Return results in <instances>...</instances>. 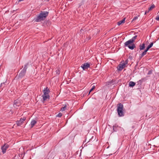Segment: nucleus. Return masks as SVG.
I'll return each instance as SVG.
<instances>
[{
  "mask_svg": "<svg viewBox=\"0 0 159 159\" xmlns=\"http://www.w3.org/2000/svg\"><path fill=\"white\" fill-rule=\"evenodd\" d=\"M150 48H151L148 45V46L147 47L146 49L145 50H146V51H148Z\"/></svg>",
  "mask_w": 159,
  "mask_h": 159,
  "instance_id": "30",
  "label": "nucleus"
},
{
  "mask_svg": "<svg viewBox=\"0 0 159 159\" xmlns=\"http://www.w3.org/2000/svg\"><path fill=\"white\" fill-rule=\"evenodd\" d=\"M125 62H121L118 68V70H121L124 68L126 67V64Z\"/></svg>",
  "mask_w": 159,
  "mask_h": 159,
  "instance_id": "7",
  "label": "nucleus"
},
{
  "mask_svg": "<svg viewBox=\"0 0 159 159\" xmlns=\"http://www.w3.org/2000/svg\"><path fill=\"white\" fill-rule=\"evenodd\" d=\"M153 43L152 42L148 46L150 47V48L152 47L153 45Z\"/></svg>",
  "mask_w": 159,
  "mask_h": 159,
  "instance_id": "34",
  "label": "nucleus"
},
{
  "mask_svg": "<svg viewBox=\"0 0 159 159\" xmlns=\"http://www.w3.org/2000/svg\"><path fill=\"white\" fill-rule=\"evenodd\" d=\"M135 85V82L133 81H130L129 83V86L130 87H133Z\"/></svg>",
  "mask_w": 159,
  "mask_h": 159,
  "instance_id": "14",
  "label": "nucleus"
},
{
  "mask_svg": "<svg viewBox=\"0 0 159 159\" xmlns=\"http://www.w3.org/2000/svg\"><path fill=\"white\" fill-rule=\"evenodd\" d=\"M155 5L154 4L152 5L149 8V11L152 10L155 7Z\"/></svg>",
  "mask_w": 159,
  "mask_h": 159,
  "instance_id": "23",
  "label": "nucleus"
},
{
  "mask_svg": "<svg viewBox=\"0 0 159 159\" xmlns=\"http://www.w3.org/2000/svg\"><path fill=\"white\" fill-rule=\"evenodd\" d=\"M133 43L130 39L125 43L124 46L127 47L130 49L133 50L135 48V44Z\"/></svg>",
  "mask_w": 159,
  "mask_h": 159,
  "instance_id": "2",
  "label": "nucleus"
},
{
  "mask_svg": "<svg viewBox=\"0 0 159 159\" xmlns=\"http://www.w3.org/2000/svg\"><path fill=\"white\" fill-rule=\"evenodd\" d=\"M44 24H46L47 26H48L51 25V22L50 20H48L45 21L44 22Z\"/></svg>",
  "mask_w": 159,
  "mask_h": 159,
  "instance_id": "13",
  "label": "nucleus"
},
{
  "mask_svg": "<svg viewBox=\"0 0 159 159\" xmlns=\"http://www.w3.org/2000/svg\"><path fill=\"white\" fill-rule=\"evenodd\" d=\"M150 48H151L148 45V46L147 47L146 49L145 50H146V51H148Z\"/></svg>",
  "mask_w": 159,
  "mask_h": 159,
  "instance_id": "32",
  "label": "nucleus"
},
{
  "mask_svg": "<svg viewBox=\"0 0 159 159\" xmlns=\"http://www.w3.org/2000/svg\"><path fill=\"white\" fill-rule=\"evenodd\" d=\"M142 80H143V79H142V80H139V81L141 82V81H142Z\"/></svg>",
  "mask_w": 159,
  "mask_h": 159,
  "instance_id": "35",
  "label": "nucleus"
},
{
  "mask_svg": "<svg viewBox=\"0 0 159 159\" xmlns=\"http://www.w3.org/2000/svg\"><path fill=\"white\" fill-rule=\"evenodd\" d=\"M137 19H138V17H137V16H135V17H134L133 18V19L132 20V22H133V21L136 20H137Z\"/></svg>",
  "mask_w": 159,
  "mask_h": 159,
  "instance_id": "28",
  "label": "nucleus"
},
{
  "mask_svg": "<svg viewBox=\"0 0 159 159\" xmlns=\"http://www.w3.org/2000/svg\"><path fill=\"white\" fill-rule=\"evenodd\" d=\"M28 65H29L28 63H26L25 64V65L24 66V67L22 70L26 71V69H27V66H28Z\"/></svg>",
  "mask_w": 159,
  "mask_h": 159,
  "instance_id": "17",
  "label": "nucleus"
},
{
  "mask_svg": "<svg viewBox=\"0 0 159 159\" xmlns=\"http://www.w3.org/2000/svg\"><path fill=\"white\" fill-rule=\"evenodd\" d=\"M147 12V11H146L145 12V14H146Z\"/></svg>",
  "mask_w": 159,
  "mask_h": 159,
  "instance_id": "36",
  "label": "nucleus"
},
{
  "mask_svg": "<svg viewBox=\"0 0 159 159\" xmlns=\"http://www.w3.org/2000/svg\"><path fill=\"white\" fill-rule=\"evenodd\" d=\"M62 116V114L61 113H59L58 115L56 116L57 117H60Z\"/></svg>",
  "mask_w": 159,
  "mask_h": 159,
  "instance_id": "25",
  "label": "nucleus"
},
{
  "mask_svg": "<svg viewBox=\"0 0 159 159\" xmlns=\"http://www.w3.org/2000/svg\"><path fill=\"white\" fill-rule=\"evenodd\" d=\"M147 52V51H146V50H145V51L143 52H142V53H141L140 55V58H142L146 54Z\"/></svg>",
  "mask_w": 159,
  "mask_h": 159,
  "instance_id": "16",
  "label": "nucleus"
},
{
  "mask_svg": "<svg viewBox=\"0 0 159 159\" xmlns=\"http://www.w3.org/2000/svg\"><path fill=\"white\" fill-rule=\"evenodd\" d=\"M43 91L48 93L50 92V90L47 87L46 88L44 89L43 90Z\"/></svg>",
  "mask_w": 159,
  "mask_h": 159,
  "instance_id": "19",
  "label": "nucleus"
},
{
  "mask_svg": "<svg viewBox=\"0 0 159 159\" xmlns=\"http://www.w3.org/2000/svg\"><path fill=\"white\" fill-rule=\"evenodd\" d=\"M118 127V126L116 125H115L113 126V130L114 131H116V128Z\"/></svg>",
  "mask_w": 159,
  "mask_h": 159,
  "instance_id": "22",
  "label": "nucleus"
},
{
  "mask_svg": "<svg viewBox=\"0 0 159 159\" xmlns=\"http://www.w3.org/2000/svg\"><path fill=\"white\" fill-rule=\"evenodd\" d=\"M123 105L121 104H119L117 107V111L120 116H124V113L123 111Z\"/></svg>",
  "mask_w": 159,
  "mask_h": 159,
  "instance_id": "3",
  "label": "nucleus"
},
{
  "mask_svg": "<svg viewBox=\"0 0 159 159\" xmlns=\"http://www.w3.org/2000/svg\"><path fill=\"white\" fill-rule=\"evenodd\" d=\"M5 82H3L1 84V85H0V88L2 87L3 88L4 87H5L6 86V84L5 83Z\"/></svg>",
  "mask_w": 159,
  "mask_h": 159,
  "instance_id": "21",
  "label": "nucleus"
},
{
  "mask_svg": "<svg viewBox=\"0 0 159 159\" xmlns=\"http://www.w3.org/2000/svg\"><path fill=\"white\" fill-rule=\"evenodd\" d=\"M150 48H151L148 45V46L147 47L146 49L145 50H146V51H148Z\"/></svg>",
  "mask_w": 159,
  "mask_h": 159,
  "instance_id": "31",
  "label": "nucleus"
},
{
  "mask_svg": "<svg viewBox=\"0 0 159 159\" xmlns=\"http://www.w3.org/2000/svg\"><path fill=\"white\" fill-rule=\"evenodd\" d=\"M26 117H24L23 118H21L19 120L17 121L16 122L17 126H20L24 123V121L26 120Z\"/></svg>",
  "mask_w": 159,
  "mask_h": 159,
  "instance_id": "4",
  "label": "nucleus"
},
{
  "mask_svg": "<svg viewBox=\"0 0 159 159\" xmlns=\"http://www.w3.org/2000/svg\"><path fill=\"white\" fill-rule=\"evenodd\" d=\"M145 48V44L144 43H143L139 45V49L140 50L144 49Z\"/></svg>",
  "mask_w": 159,
  "mask_h": 159,
  "instance_id": "15",
  "label": "nucleus"
},
{
  "mask_svg": "<svg viewBox=\"0 0 159 159\" xmlns=\"http://www.w3.org/2000/svg\"><path fill=\"white\" fill-rule=\"evenodd\" d=\"M20 105V103L18 100H16L14 101L13 106L15 108H17V107H19Z\"/></svg>",
  "mask_w": 159,
  "mask_h": 159,
  "instance_id": "9",
  "label": "nucleus"
},
{
  "mask_svg": "<svg viewBox=\"0 0 159 159\" xmlns=\"http://www.w3.org/2000/svg\"><path fill=\"white\" fill-rule=\"evenodd\" d=\"M137 35H135L134 37H133L131 39V40H132V41L134 42L135 39H136V38L137 37Z\"/></svg>",
  "mask_w": 159,
  "mask_h": 159,
  "instance_id": "20",
  "label": "nucleus"
},
{
  "mask_svg": "<svg viewBox=\"0 0 159 159\" xmlns=\"http://www.w3.org/2000/svg\"><path fill=\"white\" fill-rule=\"evenodd\" d=\"M42 97L43 98V101L42 102L43 103L45 101L47 100V99H49L50 98L49 95H42Z\"/></svg>",
  "mask_w": 159,
  "mask_h": 159,
  "instance_id": "10",
  "label": "nucleus"
},
{
  "mask_svg": "<svg viewBox=\"0 0 159 159\" xmlns=\"http://www.w3.org/2000/svg\"><path fill=\"white\" fill-rule=\"evenodd\" d=\"M152 71L151 70H149L148 73V75H149L151 74H152Z\"/></svg>",
  "mask_w": 159,
  "mask_h": 159,
  "instance_id": "29",
  "label": "nucleus"
},
{
  "mask_svg": "<svg viewBox=\"0 0 159 159\" xmlns=\"http://www.w3.org/2000/svg\"><path fill=\"white\" fill-rule=\"evenodd\" d=\"M37 121L34 120H33L31 122L30 125H31V128H33V126L35 125V124L36 123Z\"/></svg>",
  "mask_w": 159,
  "mask_h": 159,
  "instance_id": "12",
  "label": "nucleus"
},
{
  "mask_svg": "<svg viewBox=\"0 0 159 159\" xmlns=\"http://www.w3.org/2000/svg\"><path fill=\"white\" fill-rule=\"evenodd\" d=\"M56 74L57 75H59L60 74V70L59 69H57L56 70Z\"/></svg>",
  "mask_w": 159,
  "mask_h": 159,
  "instance_id": "27",
  "label": "nucleus"
},
{
  "mask_svg": "<svg viewBox=\"0 0 159 159\" xmlns=\"http://www.w3.org/2000/svg\"><path fill=\"white\" fill-rule=\"evenodd\" d=\"M43 95H49L48 94V93L46 92H44L43 91Z\"/></svg>",
  "mask_w": 159,
  "mask_h": 159,
  "instance_id": "26",
  "label": "nucleus"
},
{
  "mask_svg": "<svg viewBox=\"0 0 159 159\" xmlns=\"http://www.w3.org/2000/svg\"><path fill=\"white\" fill-rule=\"evenodd\" d=\"M156 20H159V15L156 17Z\"/></svg>",
  "mask_w": 159,
  "mask_h": 159,
  "instance_id": "33",
  "label": "nucleus"
},
{
  "mask_svg": "<svg viewBox=\"0 0 159 159\" xmlns=\"http://www.w3.org/2000/svg\"><path fill=\"white\" fill-rule=\"evenodd\" d=\"M95 86L94 85L93 86L92 88L90 90L89 94L90 93L95 89Z\"/></svg>",
  "mask_w": 159,
  "mask_h": 159,
  "instance_id": "24",
  "label": "nucleus"
},
{
  "mask_svg": "<svg viewBox=\"0 0 159 159\" xmlns=\"http://www.w3.org/2000/svg\"><path fill=\"white\" fill-rule=\"evenodd\" d=\"M49 12L47 11H41L39 14L37 15L33 21L35 22H40L44 20L48 16Z\"/></svg>",
  "mask_w": 159,
  "mask_h": 159,
  "instance_id": "1",
  "label": "nucleus"
},
{
  "mask_svg": "<svg viewBox=\"0 0 159 159\" xmlns=\"http://www.w3.org/2000/svg\"><path fill=\"white\" fill-rule=\"evenodd\" d=\"M67 105L66 104L64 107H62L61 109V111H63L66 109Z\"/></svg>",
  "mask_w": 159,
  "mask_h": 159,
  "instance_id": "18",
  "label": "nucleus"
},
{
  "mask_svg": "<svg viewBox=\"0 0 159 159\" xmlns=\"http://www.w3.org/2000/svg\"><path fill=\"white\" fill-rule=\"evenodd\" d=\"M90 66V64L88 62H86L82 64L81 65V67L82 68L83 70H85L86 69H88L89 68Z\"/></svg>",
  "mask_w": 159,
  "mask_h": 159,
  "instance_id": "6",
  "label": "nucleus"
},
{
  "mask_svg": "<svg viewBox=\"0 0 159 159\" xmlns=\"http://www.w3.org/2000/svg\"><path fill=\"white\" fill-rule=\"evenodd\" d=\"M26 73V71L22 70L20 73L17 76H16L15 78H17V79H19V78H21L23 77H24Z\"/></svg>",
  "mask_w": 159,
  "mask_h": 159,
  "instance_id": "5",
  "label": "nucleus"
},
{
  "mask_svg": "<svg viewBox=\"0 0 159 159\" xmlns=\"http://www.w3.org/2000/svg\"><path fill=\"white\" fill-rule=\"evenodd\" d=\"M125 18H124L122 20L118 21L117 22V25L118 26L120 25L121 24L124 23L125 22Z\"/></svg>",
  "mask_w": 159,
  "mask_h": 159,
  "instance_id": "11",
  "label": "nucleus"
},
{
  "mask_svg": "<svg viewBox=\"0 0 159 159\" xmlns=\"http://www.w3.org/2000/svg\"><path fill=\"white\" fill-rule=\"evenodd\" d=\"M9 147V145L8 144L6 143L4 144V145L1 147L2 152L3 154L5 153L6 152V150Z\"/></svg>",
  "mask_w": 159,
  "mask_h": 159,
  "instance_id": "8",
  "label": "nucleus"
}]
</instances>
